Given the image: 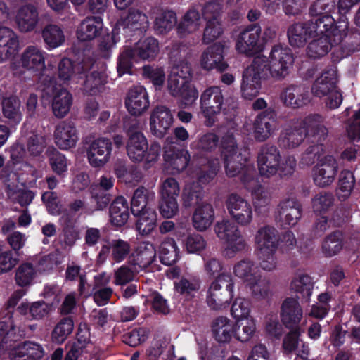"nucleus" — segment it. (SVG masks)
<instances>
[{
    "instance_id": "31",
    "label": "nucleus",
    "mask_w": 360,
    "mask_h": 360,
    "mask_svg": "<svg viewBox=\"0 0 360 360\" xmlns=\"http://www.w3.org/2000/svg\"><path fill=\"white\" fill-rule=\"evenodd\" d=\"M233 297L232 291L227 289L220 290V285L211 283L207 295L208 306L214 310L226 307Z\"/></svg>"
},
{
    "instance_id": "23",
    "label": "nucleus",
    "mask_w": 360,
    "mask_h": 360,
    "mask_svg": "<svg viewBox=\"0 0 360 360\" xmlns=\"http://www.w3.org/2000/svg\"><path fill=\"white\" fill-rule=\"evenodd\" d=\"M309 20L303 22H295L290 25L287 32L290 44L293 47H302L315 36L316 32H323Z\"/></svg>"
},
{
    "instance_id": "11",
    "label": "nucleus",
    "mask_w": 360,
    "mask_h": 360,
    "mask_svg": "<svg viewBox=\"0 0 360 360\" xmlns=\"http://www.w3.org/2000/svg\"><path fill=\"white\" fill-rule=\"evenodd\" d=\"M200 108L205 118V125L211 127L217 120L224 105V96L219 86H213L206 89L200 96Z\"/></svg>"
},
{
    "instance_id": "64",
    "label": "nucleus",
    "mask_w": 360,
    "mask_h": 360,
    "mask_svg": "<svg viewBox=\"0 0 360 360\" xmlns=\"http://www.w3.org/2000/svg\"><path fill=\"white\" fill-rule=\"evenodd\" d=\"M143 76L148 79L155 89H160L165 81L164 69L161 67L145 65L143 68Z\"/></svg>"
},
{
    "instance_id": "4",
    "label": "nucleus",
    "mask_w": 360,
    "mask_h": 360,
    "mask_svg": "<svg viewBox=\"0 0 360 360\" xmlns=\"http://www.w3.org/2000/svg\"><path fill=\"white\" fill-rule=\"evenodd\" d=\"M258 171L262 176L270 177L278 174L281 176L291 175L297 162L293 156H288L282 161L278 148L270 143L262 145L257 153Z\"/></svg>"
},
{
    "instance_id": "60",
    "label": "nucleus",
    "mask_w": 360,
    "mask_h": 360,
    "mask_svg": "<svg viewBox=\"0 0 360 360\" xmlns=\"http://www.w3.org/2000/svg\"><path fill=\"white\" fill-rule=\"evenodd\" d=\"M334 196L330 192H320L312 198V208L315 213L322 214L333 205Z\"/></svg>"
},
{
    "instance_id": "61",
    "label": "nucleus",
    "mask_w": 360,
    "mask_h": 360,
    "mask_svg": "<svg viewBox=\"0 0 360 360\" xmlns=\"http://www.w3.org/2000/svg\"><path fill=\"white\" fill-rule=\"evenodd\" d=\"M238 328L235 327V338L242 342L249 341L255 333L256 326L253 319H245L241 321Z\"/></svg>"
},
{
    "instance_id": "5",
    "label": "nucleus",
    "mask_w": 360,
    "mask_h": 360,
    "mask_svg": "<svg viewBox=\"0 0 360 360\" xmlns=\"http://www.w3.org/2000/svg\"><path fill=\"white\" fill-rule=\"evenodd\" d=\"M137 124H132L127 129L128 139L126 144L127 153L134 162L146 160V162H155L161 151L160 144L154 141L148 146L147 139L137 129Z\"/></svg>"
},
{
    "instance_id": "54",
    "label": "nucleus",
    "mask_w": 360,
    "mask_h": 360,
    "mask_svg": "<svg viewBox=\"0 0 360 360\" xmlns=\"http://www.w3.org/2000/svg\"><path fill=\"white\" fill-rule=\"evenodd\" d=\"M349 22H347V27ZM338 50L340 52V58H346L360 51V35L357 34H348V28L345 37H343L342 41L338 44Z\"/></svg>"
},
{
    "instance_id": "16",
    "label": "nucleus",
    "mask_w": 360,
    "mask_h": 360,
    "mask_svg": "<svg viewBox=\"0 0 360 360\" xmlns=\"http://www.w3.org/2000/svg\"><path fill=\"white\" fill-rule=\"evenodd\" d=\"M277 114L267 108L259 113L253 122V134L256 141L263 142L271 136L277 128Z\"/></svg>"
},
{
    "instance_id": "56",
    "label": "nucleus",
    "mask_w": 360,
    "mask_h": 360,
    "mask_svg": "<svg viewBox=\"0 0 360 360\" xmlns=\"http://www.w3.org/2000/svg\"><path fill=\"white\" fill-rule=\"evenodd\" d=\"M20 105V100L16 96L4 98L2 101L4 115L14 122H19L21 120Z\"/></svg>"
},
{
    "instance_id": "13",
    "label": "nucleus",
    "mask_w": 360,
    "mask_h": 360,
    "mask_svg": "<svg viewBox=\"0 0 360 360\" xmlns=\"http://www.w3.org/2000/svg\"><path fill=\"white\" fill-rule=\"evenodd\" d=\"M161 198L159 201V210L166 219H171L179 212L177 198L180 193L178 181L173 177L167 178L162 184Z\"/></svg>"
},
{
    "instance_id": "35",
    "label": "nucleus",
    "mask_w": 360,
    "mask_h": 360,
    "mask_svg": "<svg viewBox=\"0 0 360 360\" xmlns=\"http://www.w3.org/2000/svg\"><path fill=\"white\" fill-rule=\"evenodd\" d=\"M214 219V211L210 203L202 202L198 206L192 217L194 228L200 231L207 230Z\"/></svg>"
},
{
    "instance_id": "51",
    "label": "nucleus",
    "mask_w": 360,
    "mask_h": 360,
    "mask_svg": "<svg viewBox=\"0 0 360 360\" xmlns=\"http://www.w3.org/2000/svg\"><path fill=\"white\" fill-rule=\"evenodd\" d=\"M42 37L48 49H52L61 46L65 42V34L60 27L49 24L42 30Z\"/></svg>"
},
{
    "instance_id": "32",
    "label": "nucleus",
    "mask_w": 360,
    "mask_h": 360,
    "mask_svg": "<svg viewBox=\"0 0 360 360\" xmlns=\"http://www.w3.org/2000/svg\"><path fill=\"white\" fill-rule=\"evenodd\" d=\"M0 179L6 187L8 197L16 200L21 205H22V191L20 187V174L16 172H8L7 167L0 172Z\"/></svg>"
},
{
    "instance_id": "8",
    "label": "nucleus",
    "mask_w": 360,
    "mask_h": 360,
    "mask_svg": "<svg viewBox=\"0 0 360 360\" xmlns=\"http://www.w3.org/2000/svg\"><path fill=\"white\" fill-rule=\"evenodd\" d=\"M347 22H342L338 27L328 28V32H316L315 35L321 37L313 39L307 47V55L313 59H319L325 56L333 46H338L345 37Z\"/></svg>"
},
{
    "instance_id": "50",
    "label": "nucleus",
    "mask_w": 360,
    "mask_h": 360,
    "mask_svg": "<svg viewBox=\"0 0 360 360\" xmlns=\"http://www.w3.org/2000/svg\"><path fill=\"white\" fill-rule=\"evenodd\" d=\"M74 329V321L71 316L62 318L53 328L51 332L53 342L61 345L72 333Z\"/></svg>"
},
{
    "instance_id": "44",
    "label": "nucleus",
    "mask_w": 360,
    "mask_h": 360,
    "mask_svg": "<svg viewBox=\"0 0 360 360\" xmlns=\"http://www.w3.org/2000/svg\"><path fill=\"white\" fill-rule=\"evenodd\" d=\"M180 251L172 238L165 239L159 247V257L161 263L166 266L174 264L179 258Z\"/></svg>"
},
{
    "instance_id": "19",
    "label": "nucleus",
    "mask_w": 360,
    "mask_h": 360,
    "mask_svg": "<svg viewBox=\"0 0 360 360\" xmlns=\"http://www.w3.org/2000/svg\"><path fill=\"white\" fill-rule=\"evenodd\" d=\"M225 46L221 42L214 43L208 46L201 54L200 65L205 70H216L224 72L229 67L224 60Z\"/></svg>"
},
{
    "instance_id": "24",
    "label": "nucleus",
    "mask_w": 360,
    "mask_h": 360,
    "mask_svg": "<svg viewBox=\"0 0 360 360\" xmlns=\"http://www.w3.org/2000/svg\"><path fill=\"white\" fill-rule=\"evenodd\" d=\"M280 99L288 108H300L310 101L308 89L303 84H290L281 91Z\"/></svg>"
},
{
    "instance_id": "7",
    "label": "nucleus",
    "mask_w": 360,
    "mask_h": 360,
    "mask_svg": "<svg viewBox=\"0 0 360 360\" xmlns=\"http://www.w3.org/2000/svg\"><path fill=\"white\" fill-rule=\"evenodd\" d=\"M255 242L260 266L264 270L271 271L276 266L275 253L279 243L278 231L270 226L262 227L257 232Z\"/></svg>"
},
{
    "instance_id": "55",
    "label": "nucleus",
    "mask_w": 360,
    "mask_h": 360,
    "mask_svg": "<svg viewBox=\"0 0 360 360\" xmlns=\"http://www.w3.org/2000/svg\"><path fill=\"white\" fill-rule=\"evenodd\" d=\"M203 195V189L199 185L186 186L182 193L183 205L185 207L199 206Z\"/></svg>"
},
{
    "instance_id": "17",
    "label": "nucleus",
    "mask_w": 360,
    "mask_h": 360,
    "mask_svg": "<svg viewBox=\"0 0 360 360\" xmlns=\"http://www.w3.org/2000/svg\"><path fill=\"white\" fill-rule=\"evenodd\" d=\"M112 149V141L108 138H98L87 143L86 156L90 165L103 167L110 160Z\"/></svg>"
},
{
    "instance_id": "57",
    "label": "nucleus",
    "mask_w": 360,
    "mask_h": 360,
    "mask_svg": "<svg viewBox=\"0 0 360 360\" xmlns=\"http://www.w3.org/2000/svg\"><path fill=\"white\" fill-rule=\"evenodd\" d=\"M176 22V13L172 11H166L155 18L154 28L158 33L165 34L169 32Z\"/></svg>"
},
{
    "instance_id": "42",
    "label": "nucleus",
    "mask_w": 360,
    "mask_h": 360,
    "mask_svg": "<svg viewBox=\"0 0 360 360\" xmlns=\"http://www.w3.org/2000/svg\"><path fill=\"white\" fill-rule=\"evenodd\" d=\"M344 246V234L342 231L335 230L328 234L323 240L322 252L326 257H332L338 255Z\"/></svg>"
},
{
    "instance_id": "39",
    "label": "nucleus",
    "mask_w": 360,
    "mask_h": 360,
    "mask_svg": "<svg viewBox=\"0 0 360 360\" xmlns=\"http://www.w3.org/2000/svg\"><path fill=\"white\" fill-rule=\"evenodd\" d=\"M200 288V281L198 279H188L181 277L174 282V290L180 300L184 302L192 301Z\"/></svg>"
},
{
    "instance_id": "33",
    "label": "nucleus",
    "mask_w": 360,
    "mask_h": 360,
    "mask_svg": "<svg viewBox=\"0 0 360 360\" xmlns=\"http://www.w3.org/2000/svg\"><path fill=\"white\" fill-rule=\"evenodd\" d=\"M163 158L174 173H180L187 167L191 155L187 150L176 149L173 147L165 151Z\"/></svg>"
},
{
    "instance_id": "10",
    "label": "nucleus",
    "mask_w": 360,
    "mask_h": 360,
    "mask_svg": "<svg viewBox=\"0 0 360 360\" xmlns=\"http://www.w3.org/2000/svg\"><path fill=\"white\" fill-rule=\"evenodd\" d=\"M253 267L252 262L250 259H243L235 265L234 273L236 276L248 282V285L254 297L266 298L270 293V282L266 278H257L253 273Z\"/></svg>"
},
{
    "instance_id": "12",
    "label": "nucleus",
    "mask_w": 360,
    "mask_h": 360,
    "mask_svg": "<svg viewBox=\"0 0 360 360\" xmlns=\"http://www.w3.org/2000/svg\"><path fill=\"white\" fill-rule=\"evenodd\" d=\"M262 29L258 23L250 25L239 34L236 50L248 56L259 53L264 49L265 39L261 37Z\"/></svg>"
},
{
    "instance_id": "62",
    "label": "nucleus",
    "mask_w": 360,
    "mask_h": 360,
    "mask_svg": "<svg viewBox=\"0 0 360 360\" xmlns=\"http://www.w3.org/2000/svg\"><path fill=\"white\" fill-rule=\"evenodd\" d=\"M206 26L204 30L202 43L209 44L219 38L224 32L220 20H205Z\"/></svg>"
},
{
    "instance_id": "6",
    "label": "nucleus",
    "mask_w": 360,
    "mask_h": 360,
    "mask_svg": "<svg viewBox=\"0 0 360 360\" xmlns=\"http://www.w3.org/2000/svg\"><path fill=\"white\" fill-rule=\"evenodd\" d=\"M148 190L139 186L133 193L131 199L130 210L138 219L135 226L140 234L147 236L155 228L158 214L155 210L148 206Z\"/></svg>"
},
{
    "instance_id": "47",
    "label": "nucleus",
    "mask_w": 360,
    "mask_h": 360,
    "mask_svg": "<svg viewBox=\"0 0 360 360\" xmlns=\"http://www.w3.org/2000/svg\"><path fill=\"white\" fill-rule=\"evenodd\" d=\"M156 257V250L153 244L143 243L139 244L134 254V264L141 269L148 268Z\"/></svg>"
},
{
    "instance_id": "25",
    "label": "nucleus",
    "mask_w": 360,
    "mask_h": 360,
    "mask_svg": "<svg viewBox=\"0 0 360 360\" xmlns=\"http://www.w3.org/2000/svg\"><path fill=\"white\" fill-rule=\"evenodd\" d=\"M149 105L148 94L143 86H135L129 90L125 106L130 115L139 116L148 110Z\"/></svg>"
},
{
    "instance_id": "41",
    "label": "nucleus",
    "mask_w": 360,
    "mask_h": 360,
    "mask_svg": "<svg viewBox=\"0 0 360 360\" xmlns=\"http://www.w3.org/2000/svg\"><path fill=\"white\" fill-rule=\"evenodd\" d=\"M305 138L304 127H288L281 133L278 143L280 147L294 148L300 146Z\"/></svg>"
},
{
    "instance_id": "53",
    "label": "nucleus",
    "mask_w": 360,
    "mask_h": 360,
    "mask_svg": "<svg viewBox=\"0 0 360 360\" xmlns=\"http://www.w3.org/2000/svg\"><path fill=\"white\" fill-rule=\"evenodd\" d=\"M46 155L52 170L58 175H63L68 171V160L65 155L53 146H49Z\"/></svg>"
},
{
    "instance_id": "46",
    "label": "nucleus",
    "mask_w": 360,
    "mask_h": 360,
    "mask_svg": "<svg viewBox=\"0 0 360 360\" xmlns=\"http://www.w3.org/2000/svg\"><path fill=\"white\" fill-rule=\"evenodd\" d=\"M355 184L356 179L354 172L349 169H342L339 174L336 189L338 199L341 201L348 199L353 191Z\"/></svg>"
},
{
    "instance_id": "59",
    "label": "nucleus",
    "mask_w": 360,
    "mask_h": 360,
    "mask_svg": "<svg viewBox=\"0 0 360 360\" xmlns=\"http://www.w3.org/2000/svg\"><path fill=\"white\" fill-rule=\"evenodd\" d=\"M251 303L249 300L238 297L231 307V314L235 319L237 323L240 321L248 319L250 312Z\"/></svg>"
},
{
    "instance_id": "2",
    "label": "nucleus",
    "mask_w": 360,
    "mask_h": 360,
    "mask_svg": "<svg viewBox=\"0 0 360 360\" xmlns=\"http://www.w3.org/2000/svg\"><path fill=\"white\" fill-rule=\"evenodd\" d=\"M294 62L290 49L274 46L270 53V60L264 56L253 59L250 67L243 73L241 91L243 96L251 100L257 96L261 89V81L270 77L282 79L288 75L289 68Z\"/></svg>"
},
{
    "instance_id": "14",
    "label": "nucleus",
    "mask_w": 360,
    "mask_h": 360,
    "mask_svg": "<svg viewBox=\"0 0 360 360\" xmlns=\"http://www.w3.org/2000/svg\"><path fill=\"white\" fill-rule=\"evenodd\" d=\"M167 89L172 96L180 98L185 105H192L198 97V91L191 82L180 78L174 72H171L168 77Z\"/></svg>"
},
{
    "instance_id": "43",
    "label": "nucleus",
    "mask_w": 360,
    "mask_h": 360,
    "mask_svg": "<svg viewBox=\"0 0 360 360\" xmlns=\"http://www.w3.org/2000/svg\"><path fill=\"white\" fill-rule=\"evenodd\" d=\"M72 103V94L64 88H60L53 96L52 110L54 115L62 118L70 111Z\"/></svg>"
},
{
    "instance_id": "49",
    "label": "nucleus",
    "mask_w": 360,
    "mask_h": 360,
    "mask_svg": "<svg viewBox=\"0 0 360 360\" xmlns=\"http://www.w3.org/2000/svg\"><path fill=\"white\" fill-rule=\"evenodd\" d=\"M198 164L200 165L198 173V181L200 184H207L216 176L219 169V160L201 158Z\"/></svg>"
},
{
    "instance_id": "27",
    "label": "nucleus",
    "mask_w": 360,
    "mask_h": 360,
    "mask_svg": "<svg viewBox=\"0 0 360 360\" xmlns=\"http://www.w3.org/2000/svg\"><path fill=\"white\" fill-rule=\"evenodd\" d=\"M53 135L56 145L61 150L74 148L79 139L76 127L71 121L59 122Z\"/></svg>"
},
{
    "instance_id": "9",
    "label": "nucleus",
    "mask_w": 360,
    "mask_h": 360,
    "mask_svg": "<svg viewBox=\"0 0 360 360\" xmlns=\"http://www.w3.org/2000/svg\"><path fill=\"white\" fill-rule=\"evenodd\" d=\"M336 9V4L334 0H316L309 8V20L324 32H328V28L338 27L340 22H347L340 19L336 21L332 16V13Z\"/></svg>"
},
{
    "instance_id": "45",
    "label": "nucleus",
    "mask_w": 360,
    "mask_h": 360,
    "mask_svg": "<svg viewBox=\"0 0 360 360\" xmlns=\"http://www.w3.org/2000/svg\"><path fill=\"white\" fill-rule=\"evenodd\" d=\"M200 14L195 8H191L183 16L181 20L177 25L176 30L179 37H186L188 34L195 31L200 25Z\"/></svg>"
},
{
    "instance_id": "22",
    "label": "nucleus",
    "mask_w": 360,
    "mask_h": 360,
    "mask_svg": "<svg viewBox=\"0 0 360 360\" xmlns=\"http://www.w3.org/2000/svg\"><path fill=\"white\" fill-rule=\"evenodd\" d=\"M173 120L172 114L169 108L162 105L155 107L150 117L151 134L157 138H163L169 130Z\"/></svg>"
},
{
    "instance_id": "40",
    "label": "nucleus",
    "mask_w": 360,
    "mask_h": 360,
    "mask_svg": "<svg viewBox=\"0 0 360 360\" xmlns=\"http://www.w3.org/2000/svg\"><path fill=\"white\" fill-rule=\"evenodd\" d=\"M18 49L19 42L14 32L8 27H0V62Z\"/></svg>"
},
{
    "instance_id": "48",
    "label": "nucleus",
    "mask_w": 360,
    "mask_h": 360,
    "mask_svg": "<svg viewBox=\"0 0 360 360\" xmlns=\"http://www.w3.org/2000/svg\"><path fill=\"white\" fill-rule=\"evenodd\" d=\"M147 16L139 10L130 8L128 14L123 20L124 29L131 32L142 31L148 26Z\"/></svg>"
},
{
    "instance_id": "1",
    "label": "nucleus",
    "mask_w": 360,
    "mask_h": 360,
    "mask_svg": "<svg viewBox=\"0 0 360 360\" xmlns=\"http://www.w3.org/2000/svg\"><path fill=\"white\" fill-rule=\"evenodd\" d=\"M219 143L221 157L224 164L226 174L229 177L240 176L245 188L251 190L255 206L262 207L269 202L264 187L258 184L257 172L249 158L238 151V145L232 133L225 134L220 142L214 133H206L198 141L196 147L202 152L214 151Z\"/></svg>"
},
{
    "instance_id": "20",
    "label": "nucleus",
    "mask_w": 360,
    "mask_h": 360,
    "mask_svg": "<svg viewBox=\"0 0 360 360\" xmlns=\"http://www.w3.org/2000/svg\"><path fill=\"white\" fill-rule=\"evenodd\" d=\"M338 172V160L333 155H327L314 169V182L319 187L328 186L334 181Z\"/></svg>"
},
{
    "instance_id": "30",
    "label": "nucleus",
    "mask_w": 360,
    "mask_h": 360,
    "mask_svg": "<svg viewBox=\"0 0 360 360\" xmlns=\"http://www.w3.org/2000/svg\"><path fill=\"white\" fill-rule=\"evenodd\" d=\"M110 221L113 226L120 228L125 225L129 217L127 200L123 196L115 198L109 207Z\"/></svg>"
},
{
    "instance_id": "63",
    "label": "nucleus",
    "mask_w": 360,
    "mask_h": 360,
    "mask_svg": "<svg viewBox=\"0 0 360 360\" xmlns=\"http://www.w3.org/2000/svg\"><path fill=\"white\" fill-rule=\"evenodd\" d=\"M90 193L91 202L94 205V210L97 211L106 209L113 200V196L110 192L102 191L99 188H91Z\"/></svg>"
},
{
    "instance_id": "28",
    "label": "nucleus",
    "mask_w": 360,
    "mask_h": 360,
    "mask_svg": "<svg viewBox=\"0 0 360 360\" xmlns=\"http://www.w3.org/2000/svg\"><path fill=\"white\" fill-rule=\"evenodd\" d=\"M338 73L335 68L327 67L318 77L311 86L314 96L322 98L337 88Z\"/></svg>"
},
{
    "instance_id": "58",
    "label": "nucleus",
    "mask_w": 360,
    "mask_h": 360,
    "mask_svg": "<svg viewBox=\"0 0 360 360\" xmlns=\"http://www.w3.org/2000/svg\"><path fill=\"white\" fill-rule=\"evenodd\" d=\"M49 307L44 301L33 302L30 306L29 303L24 302V318L33 319H41L49 313Z\"/></svg>"
},
{
    "instance_id": "15",
    "label": "nucleus",
    "mask_w": 360,
    "mask_h": 360,
    "mask_svg": "<svg viewBox=\"0 0 360 360\" xmlns=\"http://www.w3.org/2000/svg\"><path fill=\"white\" fill-rule=\"evenodd\" d=\"M225 205L231 217L238 224H249L252 219L251 205L237 193H231L227 196Z\"/></svg>"
},
{
    "instance_id": "29",
    "label": "nucleus",
    "mask_w": 360,
    "mask_h": 360,
    "mask_svg": "<svg viewBox=\"0 0 360 360\" xmlns=\"http://www.w3.org/2000/svg\"><path fill=\"white\" fill-rule=\"evenodd\" d=\"M103 28L101 16L86 17L77 30V37L80 41L93 40L100 36Z\"/></svg>"
},
{
    "instance_id": "26",
    "label": "nucleus",
    "mask_w": 360,
    "mask_h": 360,
    "mask_svg": "<svg viewBox=\"0 0 360 360\" xmlns=\"http://www.w3.org/2000/svg\"><path fill=\"white\" fill-rule=\"evenodd\" d=\"M302 205L297 199L288 198L278 205V218L283 229L295 226L302 217Z\"/></svg>"
},
{
    "instance_id": "52",
    "label": "nucleus",
    "mask_w": 360,
    "mask_h": 360,
    "mask_svg": "<svg viewBox=\"0 0 360 360\" xmlns=\"http://www.w3.org/2000/svg\"><path fill=\"white\" fill-rule=\"evenodd\" d=\"M138 61L131 46H124L120 53L117 62V72L119 77L131 74L133 63Z\"/></svg>"
},
{
    "instance_id": "21",
    "label": "nucleus",
    "mask_w": 360,
    "mask_h": 360,
    "mask_svg": "<svg viewBox=\"0 0 360 360\" xmlns=\"http://www.w3.org/2000/svg\"><path fill=\"white\" fill-rule=\"evenodd\" d=\"M306 138L312 146H320L326 148L325 141L328 136V129L323 124V117L319 114H311L304 120Z\"/></svg>"
},
{
    "instance_id": "38",
    "label": "nucleus",
    "mask_w": 360,
    "mask_h": 360,
    "mask_svg": "<svg viewBox=\"0 0 360 360\" xmlns=\"http://www.w3.org/2000/svg\"><path fill=\"white\" fill-rule=\"evenodd\" d=\"M235 326L229 319L224 316L217 318L212 323V332L216 341L219 343H227L235 337Z\"/></svg>"
},
{
    "instance_id": "36",
    "label": "nucleus",
    "mask_w": 360,
    "mask_h": 360,
    "mask_svg": "<svg viewBox=\"0 0 360 360\" xmlns=\"http://www.w3.org/2000/svg\"><path fill=\"white\" fill-rule=\"evenodd\" d=\"M24 69L38 75L46 70L43 53L34 46H29L24 51Z\"/></svg>"
},
{
    "instance_id": "18",
    "label": "nucleus",
    "mask_w": 360,
    "mask_h": 360,
    "mask_svg": "<svg viewBox=\"0 0 360 360\" xmlns=\"http://www.w3.org/2000/svg\"><path fill=\"white\" fill-rule=\"evenodd\" d=\"M217 236L224 240L233 252L243 250L245 247V240L240 234L238 226L229 220L217 222L214 226Z\"/></svg>"
},
{
    "instance_id": "3",
    "label": "nucleus",
    "mask_w": 360,
    "mask_h": 360,
    "mask_svg": "<svg viewBox=\"0 0 360 360\" xmlns=\"http://www.w3.org/2000/svg\"><path fill=\"white\" fill-rule=\"evenodd\" d=\"M314 288L312 278L307 274L300 275L290 283V289L296 295V298L287 297L281 308V321L289 329L299 327L302 318V309L297 300L307 302L310 300Z\"/></svg>"
},
{
    "instance_id": "37",
    "label": "nucleus",
    "mask_w": 360,
    "mask_h": 360,
    "mask_svg": "<svg viewBox=\"0 0 360 360\" xmlns=\"http://www.w3.org/2000/svg\"><path fill=\"white\" fill-rule=\"evenodd\" d=\"M77 83L82 85L84 94L90 96L98 94L101 87L103 85L101 73L96 70L90 73L80 72Z\"/></svg>"
},
{
    "instance_id": "34",
    "label": "nucleus",
    "mask_w": 360,
    "mask_h": 360,
    "mask_svg": "<svg viewBox=\"0 0 360 360\" xmlns=\"http://www.w3.org/2000/svg\"><path fill=\"white\" fill-rule=\"evenodd\" d=\"M136 58L143 60H153L159 52V43L154 37L140 39L131 47Z\"/></svg>"
}]
</instances>
